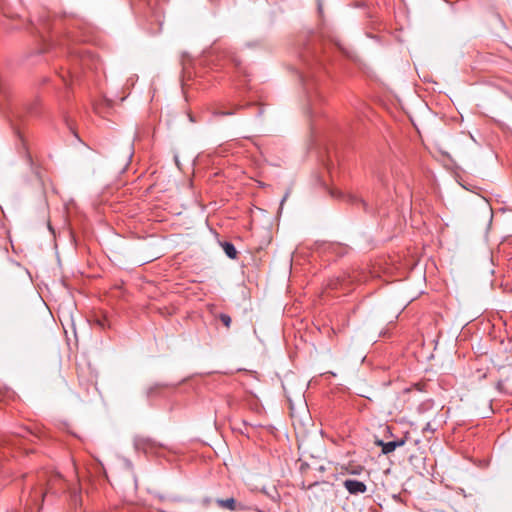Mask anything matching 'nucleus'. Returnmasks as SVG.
I'll return each instance as SVG.
<instances>
[{"label": "nucleus", "mask_w": 512, "mask_h": 512, "mask_svg": "<svg viewBox=\"0 0 512 512\" xmlns=\"http://www.w3.org/2000/svg\"><path fill=\"white\" fill-rule=\"evenodd\" d=\"M41 23L36 27L43 42V48L39 53H43L59 46L63 52L68 55L69 67L59 73V77L66 86H70L74 80L79 77L80 70H97L99 68V59L90 51L71 47L69 40L65 38L53 37L47 38L46 33L52 32L57 28L56 22L50 24L48 18H41Z\"/></svg>", "instance_id": "f257e3e1"}, {"label": "nucleus", "mask_w": 512, "mask_h": 512, "mask_svg": "<svg viewBox=\"0 0 512 512\" xmlns=\"http://www.w3.org/2000/svg\"><path fill=\"white\" fill-rule=\"evenodd\" d=\"M301 67L299 68V78L305 90L308 101V112L310 116H314L316 105L322 101L323 95L320 91V85L325 70L324 56L316 49L307 48L300 55Z\"/></svg>", "instance_id": "f03ea898"}, {"label": "nucleus", "mask_w": 512, "mask_h": 512, "mask_svg": "<svg viewBox=\"0 0 512 512\" xmlns=\"http://www.w3.org/2000/svg\"><path fill=\"white\" fill-rule=\"evenodd\" d=\"M63 485L64 481L59 474L40 472L37 475V484L31 487L26 512H33L34 508H37V512H40L45 496L48 493L57 494Z\"/></svg>", "instance_id": "7ed1b4c3"}, {"label": "nucleus", "mask_w": 512, "mask_h": 512, "mask_svg": "<svg viewBox=\"0 0 512 512\" xmlns=\"http://www.w3.org/2000/svg\"><path fill=\"white\" fill-rule=\"evenodd\" d=\"M245 106L240 104H234L231 101H219L212 108L213 116H232L235 115L239 110Z\"/></svg>", "instance_id": "20e7f679"}, {"label": "nucleus", "mask_w": 512, "mask_h": 512, "mask_svg": "<svg viewBox=\"0 0 512 512\" xmlns=\"http://www.w3.org/2000/svg\"><path fill=\"white\" fill-rule=\"evenodd\" d=\"M315 497L325 501L328 495L333 494V484L329 482H314L309 486Z\"/></svg>", "instance_id": "39448f33"}, {"label": "nucleus", "mask_w": 512, "mask_h": 512, "mask_svg": "<svg viewBox=\"0 0 512 512\" xmlns=\"http://www.w3.org/2000/svg\"><path fill=\"white\" fill-rule=\"evenodd\" d=\"M216 503L219 507L228 509L230 511H246L248 510V506L241 502H237L234 498H227V499H217Z\"/></svg>", "instance_id": "423d86ee"}, {"label": "nucleus", "mask_w": 512, "mask_h": 512, "mask_svg": "<svg viewBox=\"0 0 512 512\" xmlns=\"http://www.w3.org/2000/svg\"><path fill=\"white\" fill-rule=\"evenodd\" d=\"M346 490L353 495L363 494L367 490L364 482L355 479H346L343 483Z\"/></svg>", "instance_id": "0eeeda50"}, {"label": "nucleus", "mask_w": 512, "mask_h": 512, "mask_svg": "<svg viewBox=\"0 0 512 512\" xmlns=\"http://www.w3.org/2000/svg\"><path fill=\"white\" fill-rule=\"evenodd\" d=\"M134 446L136 450H141L144 453H149L154 448L155 444L152 440L144 437H137L134 440Z\"/></svg>", "instance_id": "6e6552de"}, {"label": "nucleus", "mask_w": 512, "mask_h": 512, "mask_svg": "<svg viewBox=\"0 0 512 512\" xmlns=\"http://www.w3.org/2000/svg\"><path fill=\"white\" fill-rule=\"evenodd\" d=\"M377 444L379 446H381L383 454H389V453L393 452L396 448L403 446L405 444V440L400 439V440L389 441V442H384L382 440H379V441H377Z\"/></svg>", "instance_id": "1a4fd4ad"}, {"label": "nucleus", "mask_w": 512, "mask_h": 512, "mask_svg": "<svg viewBox=\"0 0 512 512\" xmlns=\"http://www.w3.org/2000/svg\"><path fill=\"white\" fill-rule=\"evenodd\" d=\"M222 58L226 60L227 62L231 63L235 66V68L240 69L241 68V61L236 56V54L231 50H225L222 52Z\"/></svg>", "instance_id": "9d476101"}, {"label": "nucleus", "mask_w": 512, "mask_h": 512, "mask_svg": "<svg viewBox=\"0 0 512 512\" xmlns=\"http://www.w3.org/2000/svg\"><path fill=\"white\" fill-rule=\"evenodd\" d=\"M331 195L334 197H346L347 201H349L353 204L360 203L364 207V209L367 210V203L356 195H352V194L344 195L342 192L336 193L334 191L331 192Z\"/></svg>", "instance_id": "9b49d317"}, {"label": "nucleus", "mask_w": 512, "mask_h": 512, "mask_svg": "<svg viewBox=\"0 0 512 512\" xmlns=\"http://www.w3.org/2000/svg\"><path fill=\"white\" fill-rule=\"evenodd\" d=\"M220 245L228 258L235 259L237 257V250L234 244L228 241H224L221 242Z\"/></svg>", "instance_id": "f8f14e48"}, {"label": "nucleus", "mask_w": 512, "mask_h": 512, "mask_svg": "<svg viewBox=\"0 0 512 512\" xmlns=\"http://www.w3.org/2000/svg\"><path fill=\"white\" fill-rule=\"evenodd\" d=\"M164 387H166V385H165V384H160V383H156V384H154V385L150 386V387L146 390V397H147L148 399H150V398H152V397H154V396L158 395L159 390H160V389H162V388H164Z\"/></svg>", "instance_id": "ddd939ff"}, {"label": "nucleus", "mask_w": 512, "mask_h": 512, "mask_svg": "<svg viewBox=\"0 0 512 512\" xmlns=\"http://www.w3.org/2000/svg\"><path fill=\"white\" fill-rule=\"evenodd\" d=\"M334 45L347 57H351L349 50L339 40H333Z\"/></svg>", "instance_id": "4468645a"}, {"label": "nucleus", "mask_w": 512, "mask_h": 512, "mask_svg": "<svg viewBox=\"0 0 512 512\" xmlns=\"http://www.w3.org/2000/svg\"><path fill=\"white\" fill-rule=\"evenodd\" d=\"M219 319L227 328L230 327L231 317L228 314H220Z\"/></svg>", "instance_id": "2eb2a0df"}, {"label": "nucleus", "mask_w": 512, "mask_h": 512, "mask_svg": "<svg viewBox=\"0 0 512 512\" xmlns=\"http://www.w3.org/2000/svg\"><path fill=\"white\" fill-rule=\"evenodd\" d=\"M27 112L31 115H34L37 113L36 109H37V104L36 103H33V104H30L27 106Z\"/></svg>", "instance_id": "dca6fc26"}, {"label": "nucleus", "mask_w": 512, "mask_h": 512, "mask_svg": "<svg viewBox=\"0 0 512 512\" xmlns=\"http://www.w3.org/2000/svg\"><path fill=\"white\" fill-rule=\"evenodd\" d=\"M134 153V147L133 144H130L126 153V156L128 159H131Z\"/></svg>", "instance_id": "f3484780"}, {"label": "nucleus", "mask_w": 512, "mask_h": 512, "mask_svg": "<svg viewBox=\"0 0 512 512\" xmlns=\"http://www.w3.org/2000/svg\"><path fill=\"white\" fill-rule=\"evenodd\" d=\"M287 197H288V193H286V194L284 195V197L282 198V200H281V204H280L281 206H282V205H283V203L286 201Z\"/></svg>", "instance_id": "a211bd4d"}, {"label": "nucleus", "mask_w": 512, "mask_h": 512, "mask_svg": "<svg viewBox=\"0 0 512 512\" xmlns=\"http://www.w3.org/2000/svg\"><path fill=\"white\" fill-rule=\"evenodd\" d=\"M77 499H78V495H77V494H76V492H75V493H74V495H73V501H74V502H76V501H77Z\"/></svg>", "instance_id": "6ab92c4d"}, {"label": "nucleus", "mask_w": 512, "mask_h": 512, "mask_svg": "<svg viewBox=\"0 0 512 512\" xmlns=\"http://www.w3.org/2000/svg\"><path fill=\"white\" fill-rule=\"evenodd\" d=\"M189 119H190L191 122H195L194 118L190 114H189Z\"/></svg>", "instance_id": "aec40b11"}]
</instances>
